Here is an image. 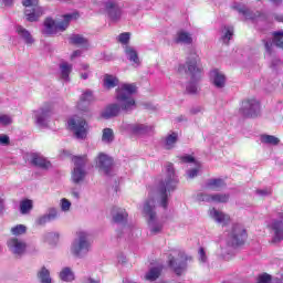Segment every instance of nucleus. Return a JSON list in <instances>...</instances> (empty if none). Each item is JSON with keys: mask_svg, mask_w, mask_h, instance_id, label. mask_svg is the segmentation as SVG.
<instances>
[{"mask_svg": "<svg viewBox=\"0 0 283 283\" xmlns=\"http://www.w3.org/2000/svg\"><path fill=\"white\" fill-rule=\"evenodd\" d=\"M80 98L92 105V103H94V93L90 90H86L82 93Z\"/></svg>", "mask_w": 283, "mask_h": 283, "instance_id": "nucleus-42", "label": "nucleus"}, {"mask_svg": "<svg viewBox=\"0 0 283 283\" xmlns=\"http://www.w3.org/2000/svg\"><path fill=\"white\" fill-rule=\"evenodd\" d=\"M1 2L3 3V6L10 7L12 6V3H14V0H1Z\"/></svg>", "mask_w": 283, "mask_h": 283, "instance_id": "nucleus-63", "label": "nucleus"}, {"mask_svg": "<svg viewBox=\"0 0 283 283\" xmlns=\"http://www.w3.org/2000/svg\"><path fill=\"white\" fill-rule=\"evenodd\" d=\"M92 251V239L86 231L76 232V237L71 243L70 252L73 258L83 260L86 258L87 253Z\"/></svg>", "mask_w": 283, "mask_h": 283, "instance_id": "nucleus-4", "label": "nucleus"}, {"mask_svg": "<svg viewBox=\"0 0 283 283\" xmlns=\"http://www.w3.org/2000/svg\"><path fill=\"white\" fill-rule=\"evenodd\" d=\"M60 207H61L62 211L67 212V211H70V209H72V202L70 200L63 198L60 200Z\"/></svg>", "mask_w": 283, "mask_h": 283, "instance_id": "nucleus-43", "label": "nucleus"}, {"mask_svg": "<svg viewBox=\"0 0 283 283\" xmlns=\"http://www.w3.org/2000/svg\"><path fill=\"white\" fill-rule=\"evenodd\" d=\"M237 10L238 12H240V14H243V17H245V19H249L250 21H268L269 19L266 13H262L260 11L253 13L245 7H238Z\"/></svg>", "mask_w": 283, "mask_h": 283, "instance_id": "nucleus-17", "label": "nucleus"}, {"mask_svg": "<svg viewBox=\"0 0 283 283\" xmlns=\"http://www.w3.org/2000/svg\"><path fill=\"white\" fill-rule=\"evenodd\" d=\"M280 65H282V60H280V57H273L271 61V67L275 70V67H280Z\"/></svg>", "mask_w": 283, "mask_h": 283, "instance_id": "nucleus-52", "label": "nucleus"}, {"mask_svg": "<svg viewBox=\"0 0 283 283\" xmlns=\"http://www.w3.org/2000/svg\"><path fill=\"white\" fill-rule=\"evenodd\" d=\"M210 217L213 218L218 224H221L222 227H227L229 222H231V217L222 211H219L216 208H212L210 210Z\"/></svg>", "mask_w": 283, "mask_h": 283, "instance_id": "nucleus-20", "label": "nucleus"}, {"mask_svg": "<svg viewBox=\"0 0 283 283\" xmlns=\"http://www.w3.org/2000/svg\"><path fill=\"white\" fill-rule=\"evenodd\" d=\"M129 33L125 32L118 35V42L123 43V45H127L129 43Z\"/></svg>", "mask_w": 283, "mask_h": 283, "instance_id": "nucleus-46", "label": "nucleus"}, {"mask_svg": "<svg viewBox=\"0 0 283 283\" xmlns=\"http://www.w3.org/2000/svg\"><path fill=\"white\" fill-rule=\"evenodd\" d=\"M22 6H24V17L30 23L39 21L45 14L43 8L39 6V0H23Z\"/></svg>", "mask_w": 283, "mask_h": 283, "instance_id": "nucleus-8", "label": "nucleus"}, {"mask_svg": "<svg viewBox=\"0 0 283 283\" xmlns=\"http://www.w3.org/2000/svg\"><path fill=\"white\" fill-rule=\"evenodd\" d=\"M7 247L15 258H22V255H25V251H28V243L14 237L7 241Z\"/></svg>", "mask_w": 283, "mask_h": 283, "instance_id": "nucleus-11", "label": "nucleus"}, {"mask_svg": "<svg viewBox=\"0 0 283 283\" xmlns=\"http://www.w3.org/2000/svg\"><path fill=\"white\" fill-rule=\"evenodd\" d=\"M258 196H271L270 189L256 190Z\"/></svg>", "mask_w": 283, "mask_h": 283, "instance_id": "nucleus-56", "label": "nucleus"}, {"mask_svg": "<svg viewBox=\"0 0 283 283\" xmlns=\"http://www.w3.org/2000/svg\"><path fill=\"white\" fill-rule=\"evenodd\" d=\"M28 231V227L24 224H18L13 228H11L12 235H23Z\"/></svg>", "mask_w": 283, "mask_h": 283, "instance_id": "nucleus-40", "label": "nucleus"}, {"mask_svg": "<svg viewBox=\"0 0 283 283\" xmlns=\"http://www.w3.org/2000/svg\"><path fill=\"white\" fill-rule=\"evenodd\" d=\"M176 43H184L185 45H191L193 38L187 31H179L175 38Z\"/></svg>", "mask_w": 283, "mask_h": 283, "instance_id": "nucleus-28", "label": "nucleus"}, {"mask_svg": "<svg viewBox=\"0 0 283 283\" xmlns=\"http://www.w3.org/2000/svg\"><path fill=\"white\" fill-rule=\"evenodd\" d=\"M199 260L205 264L207 262V252H205V248L199 249Z\"/></svg>", "mask_w": 283, "mask_h": 283, "instance_id": "nucleus-51", "label": "nucleus"}, {"mask_svg": "<svg viewBox=\"0 0 283 283\" xmlns=\"http://www.w3.org/2000/svg\"><path fill=\"white\" fill-rule=\"evenodd\" d=\"M83 54V52L81 50H76L71 54V61H74V59H78V56H81Z\"/></svg>", "mask_w": 283, "mask_h": 283, "instance_id": "nucleus-57", "label": "nucleus"}, {"mask_svg": "<svg viewBox=\"0 0 283 283\" xmlns=\"http://www.w3.org/2000/svg\"><path fill=\"white\" fill-rule=\"evenodd\" d=\"M90 105L88 102H85L82 97H80L78 102H77V109H80V112H87L90 109Z\"/></svg>", "mask_w": 283, "mask_h": 283, "instance_id": "nucleus-44", "label": "nucleus"}, {"mask_svg": "<svg viewBox=\"0 0 283 283\" xmlns=\"http://www.w3.org/2000/svg\"><path fill=\"white\" fill-rule=\"evenodd\" d=\"M33 114H34L36 125H39L40 127H45L52 114V106L46 104L41 108H39L38 111H34Z\"/></svg>", "mask_w": 283, "mask_h": 283, "instance_id": "nucleus-14", "label": "nucleus"}, {"mask_svg": "<svg viewBox=\"0 0 283 283\" xmlns=\"http://www.w3.org/2000/svg\"><path fill=\"white\" fill-rule=\"evenodd\" d=\"M102 142H104L105 145H109L111 143H114V130L112 128L103 129Z\"/></svg>", "mask_w": 283, "mask_h": 283, "instance_id": "nucleus-36", "label": "nucleus"}, {"mask_svg": "<svg viewBox=\"0 0 283 283\" xmlns=\"http://www.w3.org/2000/svg\"><path fill=\"white\" fill-rule=\"evenodd\" d=\"M210 78L214 87L218 90H222V87L227 85V76H224L223 73L218 70L210 72Z\"/></svg>", "mask_w": 283, "mask_h": 283, "instance_id": "nucleus-19", "label": "nucleus"}, {"mask_svg": "<svg viewBox=\"0 0 283 283\" xmlns=\"http://www.w3.org/2000/svg\"><path fill=\"white\" fill-rule=\"evenodd\" d=\"M270 228L272 229L274 233V242H282L283 240V221L274 220L270 224Z\"/></svg>", "mask_w": 283, "mask_h": 283, "instance_id": "nucleus-24", "label": "nucleus"}, {"mask_svg": "<svg viewBox=\"0 0 283 283\" xmlns=\"http://www.w3.org/2000/svg\"><path fill=\"white\" fill-rule=\"evenodd\" d=\"M69 128L73 132L77 140H85L87 138V132H90V126L85 119L74 116L67 122Z\"/></svg>", "mask_w": 283, "mask_h": 283, "instance_id": "nucleus-9", "label": "nucleus"}, {"mask_svg": "<svg viewBox=\"0 0 283 283\" xmlns=\"http://www.w3.org/2000/svg\"><path fill=\"white\" fill-rule=\"evenodd\" d=\"M223 187H227V184L220 178L208 179L205 184V189L207 191H220Z\"/></svg>", "mask_w": 283, "mask_h": 283, "instance_id": "nucleus-23", "label": "nucleus"}, {"mask_svg": "<svg viewBox=\"0 0 283 283\" xmlns=\"http://www.w3.org/2000/svg\"><path fill=\"white\" fill-rule=\"evenodd\" d=\"M198 202H214V203H224L229 202L228 193H212L199 192L197 195Z\"/></svg>", "mask_w": 283, "mask_h": 283, "instance_id": "nucleus-13", "label": "nucleus"}, {"mask_svg": "<svg viewBox=\"0 0 283 283\" xmlns=\"http://www.w3.org/2000/svg\"><path fill=\"white\" fill-rule=\"evenodd\" d=\"M239 114L245 118H255L260 116V102L256 99H244L239 108Z\"/></svg>", "mask_w": 283, "mask_h": 283, "instance_id": "nucleus-10", "label": "nucleus"}, {"mask_svg": "<svg viewBox=\"0 0 283 283\" xmlns=\"http://www.w3.org/2000/svg\"><path fill=\"white\" fill-rule=\"evenodd\" d=\"M74 163L73 170L71 172V180L75 185H81L83 180H85V176H87V171L85 170V165L87 164L86 156H74L72 158Z\"/></svg>", "mask_w": 283, "mask_h": 283, "instance_id": "nucleus-6", "label": "nucleus"}, {"mask_svg": "<svg viewBox=\"0 0 283 283\" xmlns=\"http://www.w3.org/2000/svg\"><path fill=\"white\" fill-rule=\"evenodd\" d=\"M60 280H62V282H74V272H72V269H62L60 272Z\"/></svg>", "mask_w": 283, "mask_h": 283, "instance_id": "nucleus-34", "label": "nucleus"}, {"mask_svg": "<svg viewBox=\"0 0 283 283\" xmlns=\"http://www.w3.org/2000/svg\"><path fill=\"white\" fill-rule=\"evenodd\" d=\"M91 71H81L80 76L83 81H87L90 78Z\"/></svg>", "mask_w": 283, "mask_h": 283, "instance_id": "nucleus-55", "label": "nucleus"}, {"mask_svg": "<svg viewBox=\"0 0 283 283\" xmlns=\"http://www.w3.org/2000/svg\"><path fill=\"white\" fill-rule=\"evenodd\" d=\"M261 143L264 145H279L280 138L273 135H261Z\"/></svg>", "mask_w": 283, "mask_h": 283, "instance_id": "nucleus-39", "label": "nucleus"}, {"mask_svg": "<svg viewBox=\"0 0 283 283\" xmlns=\"http://www.w3.org/2000/svg\"><path fill=\"white\" fill-rule=\"evenodd\" d=\"M133 127H134V124H127V123L123 122L119 129H120V132H128L129 134H132Z\"/></svg>", "mask_w": 283, "mask_h": 283, "instance_id": "nucleus-47", "label": "nucleus"}, {"mask_svg": "<svg viewBox=\"0 0 283 283\" xmlns=\"http://www.w3.org/2000/svg\"><path fill=\"white\" fill-rule=\"evenodd\" d=\"M273 283H283V274H277V276L273 279Z\"/></svg>", "mask_w": 283, "mask_h": 283, "instance_id": "nucleus-58", "label": "nucleus"}, {"mask_svg": "<svg viewBox=\"0 0 283 283\" xmlns=\"http://www.w3.org/2000/svg\"><path fill=\"white\" fill-rule=\"evenodd\" d=\"M98 169L103 171L106 176H109L112 174V167L114 166V159L112 157L101 153L97 157V163H96Z\"/></svg>", "mask_w": 283, "mask_h": 283, "instance_id": "nucleus-15", "label": "nucleus"}, {"mask_svg": "<svg viewBox=\"0 0 283 283\" xmlns=\"http://www.w3.org/2000/svg\"><path fill=\"white\" fill-rule=\"evenodd\" d=\"M147 132H151V126H147L145 124H133L132 134H147Z\"/></svg>", "mask_w": 283, "mask_h": 283, "instance_id": "nucleus-38", "label": "nucleus"}, {"mask_svg": "<svg viewBox=\"0 0 283 283\" xmlns=\"http://www.w3.org/2000/svg\"><path fill=\"white\" fill-rule=\"evenodd\" d=\"M112 216H113L114 222L122 223V222H125V220H127L128 214L125 209L115 207L112 209Z\"/></svg>", "mask_w": 283, "mask_h": 283, "instance_id": "nucleus-27", "label": "nucleus"}, {"mask_svg": "<svg viewBox=\"0 0 283 283\" xmlns=\"http://www.w3.org/2000/svg\"><path fill=\"white\" fill-rule=\"evenodd\" d=\"M0 125H2L3 127L12 125V117L6 114L0 115Z\"/></svg>", "mask_w": 283, "mask_h": 283, "instance_id": "nucleus-45", "label": "nucleus"}, {"mask_svg": "<svg viewBox=\"0 0 283 283\" xmlns=\"http://www.w3.org/2000/svg\"><path fill=\"white\" fill-rule=\"evenodd\" d=\"M265 51L268 54H273V42L271 41H264Z\"/></svg>", "mask_w": 283, "mask_h": 283, "instance_id": "nucleus-53", "label": "nucleus"}, {"mask_svg": "<svg viewBox=\"0 0 283 283\" xmlns=\"http://www.w3.org/2000/svg\"><path fill=\"white\" fill-rule=\"evenodd\" d=\"M258 283H271V275L266 273L259 275Z\"/></svg>", "mask_w": 283, "mask_h": 283, "instance_id": "nucleus-49", "label": "nucleus"}, {"mask_svg": "<svg viewBox=\"0 0 283 283\" xmlns=\"http://www.w3.org/2000/svg\"><path fill=\"white\" fill-rule=\"evenodd\" d=\"M273 43L276 48H281L283 50V32L279 31L273 33Z\"/></svg>", "mask_w": 283, "mask_h": 283, "instance_id": "nucleus-41", "label": "nucleus"}, {"mask_svg": "<svg viewBox=\"0 0 283 283\" xmlns=\"http://www.w3.org/2000/svg\"><path fill=\"white\" fill-rule=\"evenodd\" d=\"M233 39V27H224L222 29V35H221V41L226 44L229 45V42Z\"/></svg>", "mask_w": 283, "mask_h": 283, "instance_id": "nucleus-33", "label": "nucleus"}, {"mask_svg": "<svg viewBox=\"0 0 283 283\" xmlns=\"http://www.w3.org/2000/svg\"><path fill=\"white\" fill-rule=\"evenodd\" d=\"M71 196H72L73 198H76V200H78V198H81V193H80L78 191H76V190H73V191L71 192Z\"/></svg>", "mask_w": 283, "mask_h": 283, "instance_id": "nucleus-64", "label": "nucleus"}, {"mask_svg": "<svg viewBox=\"0 0 283 283\" xmlns=\"http://www.w3.org/2000/svg\"><path fill=\"white\" fill-rule=\"evenodd\" d=\"M69 43L71 45H78L80 48H87V45H90L87 38L81 35V34H72L69 38Z\"/></svg>", "mask_w": 283, "mask_h": 283, "instance_id": "nucleus-25", "label": "nucleus"}, {"mask_svg": "<svg viewBox=\"0 0 283 283\" xmlns=\"http://www.w3.org/2000/svg\"><path fill=\"white\" fill-rule=\"evenodd\" d=\"M176 143H178V133H172L166 137L164 147L165 149H174Z\"/></svg>", "mask_w": 283, "mask_h": 283, "instance_id": "nucleus-32", "label": "nucleus"}, {"mask_svg": "<svg viewBox=\"0 0 283 283\" xmlns=\"http://www.w3.org/2000/svg\"><path fill=\"white\" fill-rule=\"evenodd\" d=\"M118 85V78H116L114 75H105L104 77V87L107 90H112Z\"/></svg>", "mask_w": 283, "mask_h": 283, "instance_id": "nucleus-37", "label": "nucleus"}, {"mask_svg": "<svg viewBox=\"0 0 283 283\" xmlns=\"http://www.w3.org/2000/svg\"><path fill=\"white\" fill-rule=\"evenodd\" d=\"M163 272V268H151L146 274L145 280L148 282H156L158 277H160V273Z\"/></svg>", "mask_w": 283, "mask_h": 283, "instance_id": "nucleus-31", "label": "nucleus"}, {"mask_svg": "<svg viewBox=\"0 0 283 283\" xmlns=\"http://www.w3.org/2000/svg\"><path fill=\"white\" fill-rule=\"evenodd\" d=\"M178 72L180 74H190L191 82L187 84L186 92L188 94L198 93V81H200V69L198 67V55L196 53L191 54L186 64L179 65Z\"/></svg>", "mask_w": 283, "mask_h": 283, "instance_id": "nucleus-3", "label": "nucleus"}, {"mask_svg": "<svg viewBox=\"0 0 283 283\" xmlns=\"http://www.w3.org/2000/svg\"><path fill=\"white\" fill-rule=\"evenodd\" d=\"M83 283H101V282L87 276L84 279Z\"/></svg>", "mask_w": 283, "mask_h": 283, "instance_id": "nucleus-59", "label": "nucleus"}, {"mask_svg": "<svg viewBox=\"0 0 283 283\" xmlns=\"http://www.w3.org/2000/svg\"><path fill=\"white\" fill-rule=\"evenodd\" d=\"M125 54L128 61H130V63H134L135 65H140V57H138V51H136V49H134L133 46L126 45Z\"/></svg>", "mask_w": 283, "mask_h": 283, "instance_id": "nucleus-26", "label": "nucleus"}, {"mask_svg": "<svg viewBox=\"0 0 283 283\" xmlns=\"http://www.w3.org/2000/svg\"><path fill=\"white\" fill-rule=\"evenodd\" d=\"M274 21H277L279 23H283V14H274Z\"/></svg>", "mask_w": 283, "mask_h": 283, "instance_id": "nucleus-61", "label": "nucleus"}, {"mask_svg": "<svg viewBox=\"0 0 283 283\" xmlns=\"http://www.w3.org/2000/svg\"><path fill=\"white\" fill-rule=\"evenodd\" d=\"M38 279L40 280L41 283H52V276H50V270L46 268H42L38 272Z\"/></svg>", "mask_w": 283, "mask_h": 283, "instance_id": "nucleus-35", "label": "nucleus"}, {"mask_svg": "<svg viewBox=\"0 0 283 283\" xmlns=\"http://www.w3.org/2000/svg\"><path fill=\"white\" fill-rule=\"evenodd\" d=\"M0 145H10V137L8 135H0Z\"/></svg>", "mask_w": 283, "mask_h": 283, "instance_id": "nucleus-54", "label": "nucleus"}, {"mask_svg": "<svg viewBox=\"0 0 283 283\" xmlns=\"http://www.w3.org/2000/svg\"><path fill=\"white\" fill-rule=\"evenodd\" d=\"M181 160L182 163H191L195 166L193 168L188 169V178L193 179L198 176V174H200V169L202 166L200 165V163L196 161V159L191 155H186L181 157Z\"/></svg>", "mask_w": 283, "mask_h": 283, "instance_id": "nucleus-18", "label": "nucleus"}, {"mask_svg": "<svg viewBox=\"0 0 283 283\" xmlns=\"http://www.w3.org/2000/svg\"><path fill=\"white\" fill-rule=\"evenodd\" d=\"M166 176L159 182L158 188L149 192L148 200L144 203L143 208L145 218H148L150 235H158V233L163 232V222L158 221L156 218V200L157 202H160V206L164 209H167V192L174 191L176 189V185H178V179L176 178L172 164H168L166 166Z\"/></svg>", "mask_w": 283, "mask_h": 283, "instance_id": "nucleus-1", "label": "nucleus"}, {"mask_svg": "<svg viewBox=\"0 0 283 283\" xmlns=\"http://www.w3.org/2000/svg\"><path fill=\"white\" fill-rule=\"evenodd\" d=\"M15 32L20 39L23 40L25 45H33L34 38L32 36V33L28 31L24 27L18 25L15 27Z\"/></svg>", "mask_w": 283, "mask_h": 283, "instance_id": "nucleus-22", "label": "nucleus"}, {"mask_svg": "<svg viewBox=\"0 0 283 283\" xmlns=\"http://www.w3.org/2000/svg\"><path fill=\"white\" fill-rule=\"evenodd\" d=\"M32 209H34V202L32 200L23 199L20 201V213L22 216H28Z\"/></svg>", "mask_w": 283, "mask_h": 283, "instance_id": "nucleus-30", "label": "nucleus"}, {"mask_svg": "<svg viewBox=\"0 0 283 283\" xmlns=\"http://www.w3.org/2000/svg\"><path fill=\"white\" fill-rule=\"evenodd\" d=\"M138 92L136 84L124 83L116 88L115 98L117 103L107 105L102 112V118L109 120V118H116L120 112L129 114L136 109V99L134 94Z\"/></svg>", "mask_w": 283, "mask_h": 283, "instance_id": "nucleus-2", "label": "nucleus"}, {"mask_svg": "<svg viewBox=\"0 0 283 283\" xmlns=\"http://www.w3.org/2000/svg\"><path fill=\"white\" fill-rule=\"evenodd\" d=\"M46 218H49V221L52 222V220H56L59 218V211L56 209H51L49 213L46 214Z\"/></svg>", "mask_w": 283, "mask_h": 283, "instance_id": "nucleus-48", "label": "nucleus"}, {"mask_svg": "<svg viewBox=\"0 0 283 283\" xmlns=\"http://www.w3.org/2000/svg\"><path fill=\"white\" fill-rule=\"evenodd\" d=\"M104 10L107 12L109 19L112 21H118L120 19V8L114 0H108L104 2Z\"/></svg>", "mask_w": 283, "mask_h": 283, "instance_id": "nucleus-16", "label": "nucleus"}, {"mask_svg": "<svg viewBox=\"0 0 283 283\" xmlns=\"http://www.w3.org/2000/svg\"><path fill=\"white\" fill-rule=\"evenodd\" d=\"M3 209H6V200L0 197V213L3 211Z\"/></svg>", "mask_w": 283, "mask_h": 283, "instance_id": "nucleus-62", "label": "nucleus"}, {"mask_svg": "<svg viewBox=\"0 0 283 283\" xmlns=\"http://www.w3.org/2000/svg\"><path fill=\"white\" fill-rule=\"evenodd\" d=\"M80 72H90V64H81Z\"/></svg>", "mask_w": 283, "mask_h": 283, "instance_id": "nucleus-60", "label": "nucleus"}, {"mask_svg": "<svg viewBox=\"0 0 283 283\" xmlns=\"http://www.w3.org/2000/svg\"><path fill=\"white\" fill-rule=\"evenodd\" d=\"M72 70H73L72 64L67 62H62L60 64V74H61L62 81H66V82L70 81V74H72Z\"/></svg>", "mask_w": 283, "mask_h": 283, "instance_id": "nucleus-29", "label": "nucleus"}, {"mask_svg": "<svg viewBox=\"0 0 283 283\" xmlns=\"http://www.w3.org/2000/svg\"><path fill=\"white\" fill-rule=\"evenodd\" d=\"M247 242V230L240 223H234L227 237L228 247H242Z\"/></svg>", "mask_w": 283, "mask_h": 283, "instance_id": "nucleus-7", "label": "nucleus"}, {"mask_svg": "<svg viewBox=\"0 0 283 283\" xmlns=\"http://www.w3.org/2000/svg\"><path fill=\"white\" fill-rule=\"evenodd\" d=\"M30 163L35 167H40V169H50V167H52V164L50 161H48L45 158H43V156L36 153L30 155Z\"/></svg>", "mask_w": 283, "mask_h": 283, "instance_id": "nucleus-21", "label": "nucleus"}, {"mask_svg": "<svg viewBox=\"0 0 283 283\" xmlns=\"http://www.w3.org/2000/svg\"><path fill=\"white\" fill-rule=\"evenodd\" d=\"M189 260H191L190 256H187L186 254H179L178 259L169 256L168 264L170 269H172L174 273H176V275H182V273L187 271V262H189Z\"/></svg>", "mask_w": 283, "mask_h": 283, "instance_id": "nucleus-12", "label": "nucleus"}, {"mask_svg": "<svg viewBox=\"0 0 283 283\" xmlns=\"http://www.w3.org/2000/svg\"><path fill=\"white\" fill-rule=\"evenodd\" d=\"M48 222H50L48 214H44L36 219V224H39L40 227H43V224H48Z\"/></svg>", "mask_w": 283, "mask_h": 283, "instance_id": "nucleus-50", "label": "nucleus"}, {"mask_svg": "<svg viewBox=\"0 0 283 283\" xmlns=\"http://www.w3.org/2000/svg\"><path fill=\"white\" fill-rule=\"evenodd\" d=\"M78 12H73L63 15V21L55 22L52 18H46L44 20V28L42 30V34L46 36H52V34H57V32H65L67 28H70V21H74L78 19Z\"/></svg>", "mask_w": 283, "mask_h": 283, "instance_id": "nucleus-5", "label": "nucleus"}]
</instances>
